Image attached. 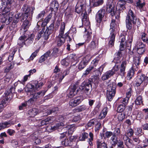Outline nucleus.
Returning <instances> with one entry per match:
<instances>
[{"mask_svg":"<svg viewBox=\"0 0 148 148\" xmlns=\"http://www.w3.org/2000/svg\"><path fill=\"white\" fill-rule=\"evenodd\" d=\"M125 22L127 29L130 30L128 42L131 44L133 41V34L136 29V26L138 27L137 24L139 25L140 24V19L137 17L136 12L130 9L127 12Z\"/></svg>","mask_w":148,"mask_h":148,"instance_id":"obj_1","label":"nucleus"},{"mask_svg":"<svg viewBox=\"0 0 148 148\" xmlns=\"http://www.w3.org/2000/svg\"><path fill=\"white\" fill-rule=\"evenodd\" d=\"M44 83L42 81L38 82L37 80H33L28 83L26 86V91L32 95V98L35 100L43 96L46 91L42 90L32 94L31 92L34 90L40 88L44 85Z\"/></svg>","mask_w":148,"mask_h":148,"instance_id":"obj_2","label":"nucleus"},{"mask_svg":"<svg viewBox=\"0 0 148 148\" xmlns=\"http://www.w3.org/2000/svg\"><path fill=\"white\" fill-rule=\"evenodd\" d=\"M26 32H23V34L18 40V45L20 48L23 47L24 45L28 46L33 42L35 37L34 34H32L29 35L27 34Z\"/></svg>","mask_w":148,"mask_h":148,"instance_id":"obj_3","label":"nucleus"},{"mask_svg":"<svg viewBox=\"0 0 148 148\" xmlns=\"http://www.w3.org/2000/svg\"><path fill=\"white\" fill-rule=\"evenodd\" d=\"M19 14V17L21 21L23 23L21 26L22 29L23 30V32L27 31L31 25L30 21L32 20V17L30 14L23 13H18Z\"/></svg>","mask_w":148,"mask_h":148,"instance_id":"obj_4","label":"nucleus"},{"mask_svg":"<svg viewBox=\"0 0 148 148\" xmlns=\"http://www.w3.org/2000/svg\"><path fill=\"white\" fill-rule=\"evenodd\" d=\"M115 20L112 19L110 24V34L108 38V39L109 40L108 45L110 48L114 47V44L115 38L116 34L115 30Z\"/></svg>","mask_w":148,"mask_h":148,"instance_id":"obj_5","label":"nucleus"},{"mask_svg":"<svg viewBox=\"0 0 148 148\" xmlns=\"http://www.w3.org/2000/svg\"><path fill=\"white\" fill-rule=\"evenodd\" d=\"M134 83L135 86H139L143 83V86H145L148 84V77L144 74L139 73L134 79Z\"/></svg>","mask_w":148,"mask_h":148,"instance_id":"obj_6","label":"nucleus"},{"mask_svg":"<svg viewBox=\"0 0 148 148\" xmlns=\"http://www.w3.org/2000/svg\"><path fill=\"white\" fill-rule=\"evenodd\" d=\"M115 0H108L105 5L103 6L107 13H110L112 16H115L116 11L115 9Z\"/></svg>","mask_w":148,"mask_h":148,"instance_id":"obj_7","label":"nucleus"},{"mask_svg":"<svg viewBox=\"0 0 148 148\" xmlns=\"http://www.w3.org/2000/svg\"><path fill=\"white\" fill-rule=\"evenodd\" d=\"M116 85L114 83H112L108 85L107 88L106 98L110 101H111L115 96L116 92Z\"/></svg>","mask_w":148,"mask_h":148,"instance_id":"obj_8","label":"nucleus"},{"mask_svg":"<svg viewBox=\"0 0 148 148\" xmlns=\"http://www.w3.org/2000/svg\"><path fill=\"white\" fill-rule=\"evenodd\" d=\"M92 89V85L85 80L79 86V93L81 92L85 94L89 97H90L91 91Z\"/></svg>","mask_w":148,"mask_h":148,"instance_id":"obj_9","label":"nucleus"},{"mask_svg":"<svg viewBox=\"0 0 148 148\" xmlns=\"http://www.w3.org/2000/svg\"><path fill=\"white\" fill-rule=\"evenodd\" d=\"M79 84V81H77L74 84H71L70 86L67 91V98H71L73 97L75 95L79 93V90H76Z\"/></svg>","mask_w":148,"mask_h":148,"instance_id":"obj_10","label":"nucleus"},{"mask_svg":"<svg viewBox=\"0 0 148 148\" xmlns=\"http://www.w3.org/2000/svg\"><path fill=\"white\" fill-rule=\"evenodd\" d=\"M79 84V81H77L74 84H71L70 86L67 91V98H71L73 97L75 95L79 93V90H76Z\"/></svg>","mask_w":148,"mask_h":148,"instance_id":"obj_11","label":"nucleus"},{"mask_svg":"<svg viewBox=\"0 0 148 148\" xmlns=\"http://www.w3.org/2000/svg\"><path fill=\"white\" fill-rule=\"evenodd\" d=\"M90 60V58L88 56L84 57L76 67L77 71H81L88 64Z\"/></svg>","mask_w":148,"mask_h":148,"instance_id":"obj_12","label":"nucleus"},{"mask_svg":"<svg viewBox=\"0 0 148 148\" xmlns=\"http://www.w3.org/2000/svg\"><path fill=\"white\" fill-rule=\"evenodd\" d=\"M125 3L121 2H118L116 9V14L115 18L118 19L120 17V14L123 12L125 9Z\"/></svg>","mask_w":148,"mask_h":148,"instance_id":"obj_13","label":"nucleus"},{"mask_svg":"<svg viewBox=\"0 0 148 148\" xmlns=\"http://www.w3.org/2000/svg\"><path fill=\"white\" fill-rule=\"evenodd\" d=\"M12 0H1L3 7H4L3 9V14H5L10 11L12 3Z\"/></svg>","mask_w":148,"mask_h":148,"instance_id":"obj_14","label":"nucleus"},{"mask_svg":"<svg viewBox=\"0 0 148 148\" xmlns=\"http://www.w3.org/2000/svg\"><path fill=\"white\" fill-rule=\"evenodd\" d=\"M105 9L102 8L99 10L95 15V20L96 22L100 24L102 22L103 18L106 14Z\"/></svg>","mask_w":148,"mask_h":148,"instance_id":"obj_15","label":"nucleus"},{"mask_svg":"<svg viewBox=\"0 0 148 148\" xmlns=\"http://www.w3.org/2000/svg\"><path fill=\"white\" fill-rule=\"evenodd\" d=\"M54 21H53L48 27H47L44 34L45 40H47L49 38V36L54 32Z\"/></svg>","mask_w":148,"mask_h":148,"instance_id":"obj_16","label":"nucleus"},{"mask_svg":"<svg viewBox=\"0 0 148 148\" xmlns=\"http://www.w3.org/2000/svg\"><path fill=\"white\" fill-rule=\"evenodd\" d=\"M123 55V53L122 51L118 50L114 53V59L112 62L115 64L120 63L121 62V59Z\"/></svg>","mask_w":148,"mask_h":148,"instance_id":"obj_17","label":"nucleus"},{"mask_svg":"<svg viewBox=\"0 0 148 148\" xmlns=\"http://www.w3.org/2000/svg\"><path fill=\"white\" fill-rule=\"evenodd\" d=\"M15 89L14 87L11 86L6 92L5 93V97L3 99L7 102L9 99H11L13 96V94L15 93Z\"/></svg>","mask_w":148,"mask_h":148,"instance_id":"obj_18","label":"nucleus"},{"mask_svg":"<svg viewBox=\"0 0 148 148\" xmlns=\"http://www.w3.org/2000/svg\"><path fill=\"white\" fill-rule=\"evenodd\" d=\"M82 101V98L80 97H77L71 99L69 101V104L72 107H75L78 105Z\"/></svg>","mask_w":148,"mask_h":148,"instance_id":"obj_19","label":"nucleus"},{"mask_svg":"<svg viewBox=\"0 0 148 148\" xmlns=\"http://www.w3.org/2000/svg\"><path fill=\"white\" fill-rule=\"evenodd\" d=\"M127 64V61L126 60H123L122 62L121 66L119 68V75L122 77L125 76V75L126 73L125 70Z\"/></svg>","mask_w":148,"mask_h":148,"instance_id":"obj_20","label":"nucleus"},{"mask_svg":"<svg viewBox=\"0 0 148 148\" xmlns=\"http://www.w3.org/2000/svg\"><path fill=\"white\" fill-rule=\"evenodd\" d=\"M98 40L96 36H94L92 40L90 43L89 47L91 50L95 49L97 47H98Z\"/></svg>","mask_w":148,"mask_h":148,"instance_id":"obj_21","label":"nucleus"},{"mask_svg":"<svg viewBox=\"0 0 148 148\" xmlns=\"http://www.w3.org/2000/svg\"><path fill=\"white\" fill-rule=\"evenodd\" d=\"M104 3L103 0H90V3L91 8L97 7L102 5Z\"/></svg>","mask_w":148,"mask_h":148,"instance_id":"obj_22","label":"nucleus"},{"mask_svg":"<svg viewBox=\"0 0 148 148\" xmlns=\"http://www.w3.org/2000/svg\"><path fill=\"white\" fill-rule=\"evenodd\" d=\"M136 71V69L135 68V66H132L127 72L126 76L127 79L129 80H130L134 76L135 71Z\"/></svg>","mask_w":148,"mask_h":148,"instance_id":"obj_23","label":"nucleus"},{"mask_svg":"<svg viewBox=\"0 0 148 148\" xmlns=\"http://www.w3.org/2000/svg\"><path fill=\"white\" fill-rule=\"evenodd\" d=\"M99 79L98 77L96 76L93 75L88 79H86L85 80L90 84V85L92 86V84H98L99 82Z\"/></svg>","mask_w":148,"mask_h":148,"instance_id":"obj_24","label":"nucleus"},{"mask_svg":"<svg viewBox=\"0 0 148 148\" xmlns=\"http://www.w3.org/2000/svg\"><path fill=\"white\" fill-rule=\"evenodd\" d=\"M141 57L139 56H135L133 58V64L132 66H136V68L138 69L140 67L139 65L141 64Z\"/></svg>","mask_w":148,"mask_h":148,"instance_id":"obj_25","label":"nucleus"},{"mask_svg":"<svg viewBox=\"0 0 148 148\" xmlns=\"http://www.w3.org/2000/svg\"><path fill=\"white\" fill-rule=\"evenodd\" d=\"M82 24L81 25H80L79 26H77V27L78 28H80L82 27H84L85 28V32H86L88 30V29L90 28V23L89 20H85V21H82Z\"/></svg>","mask_w":148,"mask_h":148,"instance_id":"obj_26","label":"nucleus"},{"mask_svg":"<svg viewBox=\"0 0 148 148\" xmlns=\"http://www.w3.org/2000/svg\"><path fill=\"white\" fill-rule=\"evenodd\" d=\"M140 38L143 41L148 45V31L147 32H142L140 35Z\"/></svg>","mask_w":148,"mask_h":148,"instance_id":"obj_27","label":"nucleus"},{"mask_svg":"<svg viewBox=\"0 0 148 148\" xmlns=\"http://www.w3.org/2000/svg\"><path fill=\"white\" fill-rule=\"evenodd\" d=\"M114 75V73L112 71H108L105 72L101 77L102 80L105 81L106 80L112 76H113Z\"/></svg>","mask_w":148,"mask_h":148,"instance_id":"obj_28","label":"nucleus"},{"mask_svg":"<svg viewBox=\"0 0 148 148\" xmlns=\"http://www.w3.org/2000/svg\"><path fill=\"white\" fill-rule=\"evenodd\" d=\"M52 50V52L50 55V56L51 58H55L58 56H60L61 54L60 52H59V49L57 48H54Z\"/></svg>","mask_w":148,"mask_h":148,"instance_id":"obj_29","label":"nucleus"},{"mask_svg":"<svg viewBox=\"0 0 148 148\" xmlns=\"http://www.w3.org/2000/svg\"><path fill=\"white\" fill-rule=\"evenodd\" d=\"M38 112V109L33 108L29 110L28 111V115L29 117H34Z\"/></svg>","mask_w":148,"mask_h":148,"instance_id":"obj_30","label":"nucleus"},{"mask_svg":"<svg viewBox=\"0 0 148 148\" xmlns=\"http://www.w3.org/2000/svg\"><path fill=\"white\" fill-rule=\"evenodd\" d=\"M97 148H113L112 146L109 147V148L107 147V145L105 142H102L100 141L99 140L96 141Z\"/></svg>","mask_w":148,"mask_h":148,"instance_id":"obj_31","label":"nucleus"},{"mask_svg":"<svg viewBox=\"0 0 148 148\" xmlns=\"http://www.w3.org/2000/svg\"><path fill=\"white\" fill-rule=\"evenodd\" d=\"M135 105L140 106L141 105H143V98L141 95H137L136 98L133 102Z\"/></svg>","mask_w":148,"mask_h":148,"instance_id":"obj_32","label":"nucleus"},{"mask_svg":"<svg viewBox=\"0 0 148 148\" xmlns=\"http://www.w3.org/2000/svg\"><path fill=\"white\" fill-rule=\"evenodd\" d=\"M145 4V2L142 3L141 0H134V2L133 5L140 9L143 8Z\"/></svg>","mask_w":148,"mask_h":148,"instance_id":"obj_33","label":"nucleus"},{"mask_svg":"<svg viewBox=\"0 0 148 148\" xmlns=\"http://www.w3.org/2000/svg\"><path fill=\"white\" fill-rule=\"evenodd\" d=\"M31 7L27 4H24L21 8V10L23 13L30 14V10Z\"/></svg>","mask_w":148,"mask_h":148,"instance_id":"obj_34","label":"nucleus"},{"mask_svg":"<svg viewBox=\"0 0 148 148\" xmlns=\"http://www.w3.org/2000/svg\"><path fill=\"white\" fill-rule=\"evenodd\" d=\"M17 50V47H13L11 49L10 52L11 53L8 58V60L10 62L12 61L14 58V54Z\"/></svg>","mask_w":148,"mask_h":148,"instance_id":"obj_35","label":"nucleus"},{"mask_svg":"<svg viewBox=\"0 0 148 148\" xmlns=\"http://www.w3.org/2000/svg\"><path fill=\"white\" fill-rule=\"evenodd\" d=\"M86 108V105H83L75 108L74 109L73 111L75 112H80L85 110Z\"/></svg>","mask_w":148,"mask_h":148,"instance_id":"obj_36","label":"nucleus"},{"mask_svg":"<svg viewBox=\"0 0 148 148\" xmlns=\"http://www.w3.org/2000/svg\"><path fill=\"white\" fill-rule=\"evenodd\" d=\"M126 108V106L125 105L122 104H119L117 106L116 111L119 113L124 112Z\"/></svg>","mask_w":148,"mask_h":148,"instance_id":"obj_37","label":"nucleus"},{"mask_svg":"<svg viewBox=\"0 0 148 148\" xmlns=\"http://www.w3.org/2000/svg\"><path fill=\"white\" fill-rule=\"evenodd\" d=\"M79 5L76 4L75 9V12L79 14L82 12V14H83L84 12L86 10V8H83V7L78 5Z\"/></svg>","mask_w":148,"mask_h":148,"instance_id":"obj_38","label":"nucleus"},{"mask_svg":"<svg viewBox=\"0 0 148 148\" xmlns=\"http://www.w3.org/2000/svg\"><path fill=\"white\" fill-rule=\"evenodd\" d=\"M70 58L67 56L62 60L60 63L62 65L66 66H68L70 63Z\"/></svg>","mask_w":148,"mask_h":148,"instance_id":"obj_39","label":"nucleus"},{"mask_svg":"<svg viewBox=\"0 0 148 148\" xmlns=\"http://www.w3.org/2000/svg\"><path fill=\"white\" fill-rule=\"evenodd\" d=\"M59 110V108L58 107L48 109L46 111L47 115H50L53 113H57Z\"/></svg>","mask_w":148,"mask_h":148,"instance_id":"obj_40","label":"nucleus"},{"mask_svg":"<svg viewBox=\"0 0 148 148\" xmlns=\"http://www.w3.org/2000/svg\"><path fill=\"white\" fill-rule=\"evenodd\" d=\"M99 56L100 55H99L98 56H97L96 58L94 59L91 62L90 65L93 66L94 68L96 67L98 64L100 60Z\"/></svg>","mask_w":148,"mask_h":148,"instance_id":"obj_41","label":"nucleus"},{"mask_svg":"<svg viewBox=\"0 0 148 148\" xmlns=\"http://www.w3.org/2000/svg\"><path fill=\"white\" fill-rule=\"evenodd\" d=\"M89 135V134L85 132L82 133L79 137V140L81 141H85L86 139L88 138Z\"/></svg>","mask_w":148,"mask_h":148,"instance_id":"obj_42","label":"nucleus"},{"mask_svg":"<svg viewBox=\"0 0 148 148\" xmlns=\"http://www.w3.org/2000/svg\"><path fill=\"white\" fill-rule=\"evenodd\" d=\"M89 135L90 138H88L87 142L90 146H92L93 145L92 141L94 140V135L92 132H90L89 133Z\"/></svg>","mask_w":148,"mask_h":148,"instance_id":"obj_43","label":"nucleus"},{"mask_svg":"<svg viewBox=\"0 0 148 148\" xmlns=\"http://www.w3.org/2000/svg\"><path fill=\"white\" fill-rule=\"evenodd\" d=\"M51 5L54 8L55 12L57 11L59 7V4L57 1L54 0L51 3Z\"/></svg>","mask_w":148,"mask_h":148,"instance_id":"obj_44","label":"nucleus"},{"mask_svg":"<svg viewBox=\"0 0 148 148\" xmlns=\"http://www.w3.org/2000/svg\"><path fill=\"white\" fill-rule=\"evenodd\" d=\"M145 45L140 41H137L135 44L134 49L136 50L143 47H145Z\"/></svg>","mask_w":148,"mask_h":148,"instance_id":"obj_45","label":"nucleus"},{"mask_svg":"<svg viewBox=\"0 0 148 148\" xmlns=\"http://www.w3.org/2000/svg\"><path fill=\"white\" fill-rule=\"evenodd\" d=\"M111 140L112 142V146H115L118 142V138L114 135H113L111 138Z\"/></svg>","mask_w":148,"mask_h":148,"instance_id":"obj_46","label":"nucleus"},{"mask_svg":"<svg viewBox=\"0 0 148 148\" xmlns=\"http://www.w3.org/2000/svg\"><path fill=\"white\" fill-rule=\"evenodd\" d=\"M61 144L62 145L65 146H70L72 145V143L70 140H69V138H66L64 140L62 141Z\"/></svg>","mask_w":148,"mask_h":148,"instance_id":"obj_47","label":"nucleus"},{"mask_svg":"<svg viewBox=\"0 0 148 148\" xmlns=\"http://www.w3.org/2000/svg\"><path fill=\"white\" fill-rule=\"evenodd\" d=\"M94 69V68L93 67V66H92L91 65L89 67L87 68L83 73L82 76L84 77H86L90 73L91 71Z\"/></svg>","mask_w":148,"mask_h":148,"instance_id":"obj_48","label":"nucleus"},{"mask_svg":"<svg viewBox=\"0 0 148 148\" xmlns=\"http://www.w3.org/2000/svg\"><path fill=\"white\" fill-rule=\"evenodd\" d=\"M134 105V102H133L131 103L130 105L127 106V112H126L127 115L130 114H131Z\"/></svg>","mask_w":148,"mask_h":148,"instance_id":"obj_49","label":"nucleus"},{"mask_svg":"<svg viewBox=\"0 0 148 148\" xmlns=\"http://www.w3.org/2000/svg\"><path fill=\"white\" fill-rule=\"evenodd\" d=\"M137 53L139 55H142L145 52L146 50L145 47H143L136 50Z\"/></svg>","mask_w":148,"mask_h":148,"instance_id":"obj_50","label":"nucleus"},{"mask_svg":"<svg viewBox=\"0 0 148 148\" xmlns=\"http://www.w3.org/2000/svg\"><path fill=\"white\" fill-rule=\"evenodd\" d=\"M119 50L123 51H124L126 48V42H120Z\"/></svg>","mask_w":148,"mask_h":148,"instance_id":"obj_51","label":"nucleus"},{"mask_svg":"<svg viewBox=\"0 0 148 148\" xmlns=\"http://www.w3.org/2000/svg\"><path fill=\"white\" fill-rule=\"evenodd\" d=\"M135 134L137 136H140L144 134L142 132V129L141 128H136L135 129Z\"/></svg>","mask_w":148,"mask_h":148,"instance_id":"obj_52","label":"nucleus"},{"mask_svg":"<svg viewBox=\"0 0 148 148\" xmlns=\"http://www.w3.org/2000/svg\"><path fill=\"white\" fill-rule=\"evenodd\" d=\"M97 120L95 118L90 119L87 123L86 125L88 127L93 126Z\"/></svg>","mask_w":148,"mask_h":148,"instance_id":"obj_53","label":"nucleus"},{"mask_svg":"<svg viewBox=\"0 0 148 148\" xmlns=\"http://www.w3.org/2000/svg\"><path fill=\"white\" fill-rule=\"evenodd\" d=\"M126 112L121 113L119 114L118 118L119 121H122L124 120L125 118L126 115L127 114Z\"/></svg>","mask_w":148,"mask_h":148,"instance_id":"obj_54","label":"nucleus"},{"mask_svg":"<svg viewBox=\"0 0 148 148\" xmlns=\"http://www.w3.org/2000/svg\"><path fill=\"white\" fill-rule=\"evenodd\" d=\"M77 4L83 7V8H86V0H79L78 1Z\"/></svg>","mask_w":148,"mask_h":148,"instance_id":"obj_55","label":"nucleus"},{"mask_svg":"<svg viewBox=\"0 0 148 148\" xmlns=\"http://www.w3.org/2000/svg\"><path fill=\"white\" fill-rule=\"evenodd\" d=\"M1 123L3 128L4 129L6 127H8L11 125L12 124V121L11 120H9L8 121H5Z\"/></svg>","mask_w":148,"mask_h":148,"instance_id":"obj_56","label":"nucleus"},{"mask_svg":"<svg viewBox=\"0 0 148 148\" xmlns=\"http://www.w3.org/2000/svg\"><path fill=\"white\" fill-rule=\"evenodd\" d=\"M130 98L126 97L124 98H123L121 99V101L122 104H123L126 106L128 104L130 99Z\"/></svg>","mask_w":148,"mask_h":148,"instance_id":"obj_57","label":"nucleus"},{"mask_svg":"<svg viewBox=\"0 0 148 148\" xmlns=\"http://www.w3.org/2000/svg\"><path fill=\"white\" fill-rule=\"evenodd\" d=\"M45 14V11L43 10L41 11L37 16L36 18L38 19H40V20L42 21L43 18Z\"/></svg>","mask_w":148,"mask_h":148,"instance_id":"obj_58","label":"nucleus"},{"mask_svg":"<svg viewBox=\"0 0 148 148\" xmlns=\"http://www.w3.org/2000/svg\"><path fill=\"white\" fill-rule=\"evenodd\" d=\"M86 32H87L86 36L87 40H90L91 39L92 30L91 28L89 29Z\"/></svg>","mask_w":148,"mask_h":148,"instance_id":"obj_59","label":"nucleus"},{"mask_svg":"<svg viewBox=\"0 0 148 148\" xmlns=\"http://www.w3.org/2000/svg\"><path fill=\"white\" fill-rule=\"evenodd\" d=\"M19 16V14H18V13H17L15 14L13 18L12 22L13 23L17 24L20 20Z\"/></svg>","mask_w":148,"mask_h":148,"instance_id":"obj_60","label":"nucleus"},{"mask_svg":"<svg viewBox=\"0 0 148 148\" xmlns=\"http://www.w3.org/2000/svg\"><path fill=\"white\" fill-rule=\"evenodd\" d=\"M6 101L5 99H3L0 103V112H1L3 110V108L6 106Z\"/></svg>","mask_w":148,"mask_h":148,"instance_id":"obj_61","label":"nucleus"},{"mask_svg":"<svg viewBox=\"0 0 148 148\" xmlns=\"http://www.w3.org/2000/svg\"><path fill=\"white\" fill-rule=\"evenodd\" d=\"M81 119V116L79 115L75 116L72 121L73 122L79 123Z\"/></svg>","mask_w":148,"mask_h":148,"instance_id":"obj_62","label":"nucleus"},{"mask_svg":"<svg viewBox=\"0 0 148 148\" xmlns=\"http://www.w3.org/2000/svg\"><path fill=\"white\" fill-rule=\"evenodd\" d=\"M101 123L99 122H98L96 124L95 127V131L98 133L101 128Z\"/></svg>","mask_w":148,"mask_h":148,"instance_id":"obj_63","label":"nucleus"},{"mask_svg":"<svg viewBox=\"0 0 148 148\" xmlns=\"http://www.w3.org/2000/svg\"><path fill=\"white\" fill-rule=\"evenodd\" d=\"M117 145V148H126L124 146L123 141L121 140H119Z\"/></svg>","mask_w":148,"mask_h":148,"instance_id":"obj_64","label":"nucleus"}]
</instances>
